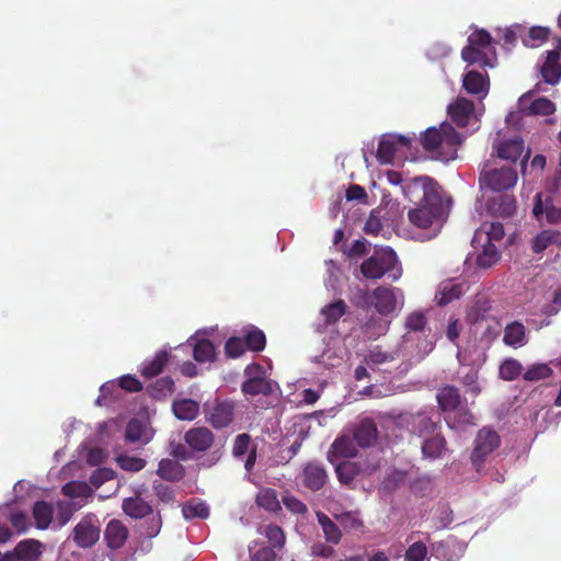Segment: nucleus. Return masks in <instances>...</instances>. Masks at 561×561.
I'll list each match as a JSON object with an SVG mask.
<instances>
[{
    "mask_svg": "<svg viewBox=\"0 0 561 561\" xmlns=\"http://www.w3.org/2000/svg\"><path fill=\"white\" fill-rule=\"evenodd\" d=\"M404 196L417 206L410 209V222L425 232L422 240L437 236L443 226L444 201L443 192L437 182L430 176H417L403 186Z\"/></svg>",
    "mask_w": 561,
    "mask_h": 561,
    "instance_id": "f257e3e1",
    "label": "nucleus"
},
{
    "mask_svg": "<svg viewBox=\"0 0 561 561\" xmlns=\"http://www.w3.org/2000/svg\"><path fill=\"white\" fill-rule=\"evenodd\" d=\"M462 141L463 137L448 123H443L438 128H427L422 138L424 149L434 159L445 161L456 158L457 147Z\"/></svg>",
    "mask_w": 561,
    "mask_h": 561,
    "instance_id": "f03ea898",
    "label": "nucleus"
},
{
    "mask_svg": "<svg viewBox=\"0 0 561 561\" xmlns=\"http://www.w3.org/2000/svg\"><path fill=\"white\" fill-rule=\"evenodd\" d=\"M436 398L450 428L474 425V416L467 408L466 400L461 399L458 388L445 386L438 390Z\"/></svg>",
    "mask_w": 561,
    "mask_h": 561,
    "instance_id": "7ed1b4c3",
    "label": "nucleus"
},
{
    "mask_svg": "<svg viewBox=\"0 0 561 561\" xmlns=\"http://www.w3.org/2000/svg\"><path fill=\"white\" fill-rule=\"evenodd\" d=\"M426 317L422 311H414L407 317V332L403 335L401 350L410 358L422 359L433 350V344L424 335Z\"/></svg>",
    "mask_w": 561,
    "mask_h": 561,
    "instance_id": "20e7f679",
    "label": "nucleus"
},
{
    "mask_svg": "<svg viewBox=\"0 0 561 561\" xmlns=\"http://www.w3.org/2000/svg\"><path fill=\"white\" fill-rule=\"evenodd\" d=\"M360 272L367 279H379L388 275L392 280H398L402 275L396 252L386 247L375 250L360 265Z\"/></svg>",
    "mask_w": 561,
    "mask_h": 561,
    "instance_id": "39448f33",
    "label": "nucleus"
},
{
    "mask_svg": "<svg viewBox=\"0 0 561 561\" xmlns=\"http://www.w3.org/2000/svg\"><path fill=\"white\" fill-rule=\"evenodd\" d=\"M461 57L468 64L480 62L483 67H495L496 54L491 35L484 30L473 32L468 37V45L461 50Z\"/></svg>",
    "mask_w": 561,
    "mask_h": 561,
    "instance_id": "423d86ee",
    "label": "nucleus"
},
{
    "mask_svg": "<svg viewBox=\"0 0 561 561\" xmlns=\"http://www.w3.org/2000/svg\"><path fill=\"white\" fill-rule=\"evenodd\" d=\"M279 390L277 382L267 377V370L260 364L248 365V396H262L261 408L273 405Z\"/></svg>",
    "mask_w": 561,
    "mask_h": 561,
    "instance_id": "0eeeda50",
    "label": "nucleus"
},
{
    "mask_svg": "<svg viewBox=\"0 0 561 561\" xmlns=\"http://www.w3.org/2000/svg\"><path fill=\"white\" fill-rule=\"evenodd\" d=\"M517 172L510 165H496L495 162L484 163L480 176L479 184L481 190H490L492 192H503L514 187L517 183Z\"/></svg>",
    "mask_w": 561,
    "mask_h": 561,
    "instance_id": "6e6552de",
    "label": "nucleus"
},
{
    "mask_svg": "<svg viewBox=\"0 0 561 561\" xmlns=\"http://www.w3.org/2000/svg\"><path fill=\"white\" fill-rule=\"evenodd\" d=\"M448 115L458 127H469L470 133L479 129V121L481 113L474 108L472 101L466 98H457L455 102L447 107Z\"/></svg>",
    "mask_w": 561,
    "mask_h": 561,
    "instance_id": "1a4fd4ad",
    "label": "nucleus"
},
{
    "mask_svg": "<svg viewBox=\"0 0 561 561\" xmlns=\"http://www.w3.org/2000/svg\"><path fill=\"white\" fill-rule=\"evenodd\" d=\"M101 528L95 515L84 516L72 530L73 542L82 549L93 547L100 539Z\"/></svg>",
    "mask_w": 561,
    "mask_h": 561,
    "instance_id": "9d476101",
    "label": "nucleus"
},
{
    "mask_svg": "<svg viewBox=\"0 0 561 561\" xmlns=\"http://www.w3.org/2000/svg\"><path fill=\"white\" fill-rule=\"evenodd\" d=\"M500 436L495 431L483 427L478 432L474 439V448L471 454V461L477 469H479L486 457L500 446Z\"/></svg>",
    "mask_w": 561,
    "mask_h": 561,
    "instance_id": "9b49d317",
    "label": "nucleus"
},
{
    "mask_svg": "<svg viewBox=\"0 0 561 561\" xmlns=\"http://www.w3.org/2000/svg\"><path fill=\"white\" fill-rule=\"evenodd\" d=\"M404 296L399 288L377 287L373 291V304L380 314H390L403 306Z\"/></svg>",
    "mask_w": 561,
    "mask_h": 561,
    "instance_id": "f8f14e48",
    "label": "nucleus"
},
{
    "mask_svg": "<svg viewBox=\"0 0 561 561\" xmlns=\"http://www.w3.org/2000/svg\"><path fill=\"white\" fill-rule=\"evenodd\" d=\"M207 422L215 428L227 427L233 420L234 404L228 400H215L205 405Z\"/></svg>",
    "mask_w": 561,
    "mask_h": 561,
    "instance_id": "ddd939ff",
    "label": "nucleus"
},
{
    "mask_svg": "<svg viewBox=\"0 0 561 561\" xmlns=\"http://www.w3.org/2000/svg\"><path fill=\"white\" fill-rule=\"evenodd\" d=\"M410 140L404 136L385 135L379 141L376 157L382 164L392 163L400 151L409 147Z\"/></svg>",
    "mask_w": 561,
    "mask_h": 561,
    "instance_id": "4468645a",
    "label": "nucleus"
},
{
    "mask_svg": "<svg viewBox=\"0 0 561 561\" xmlns=\"http://www.w3.org/2000/svg\"><path fill=\"white\" fill-rule=\"evenodd\" d=\"M538 221L546 220L548 224L561 222V207L554 204L550 194L538 193L533 209Z\"/></svg>",
    "mask_w": 561,
    "mask_h": 561,
    "instance_id": "2eb2a0df",
    "label": "nucleus"
},
{
    "mask_svg": "<svg viewBox=\"0 0 561 561\" xmlns=\"http://www.w3.org/2000/svg\"><path fill=\"white\" fill-rule=\"evenodd\" d=\"M466 545L455 537L432 543V556L440 561H458L466 551Z\"/></svg>",
    "mask_w": 561,
    "mask_h": 561,
    "instance_id": "dca6fc26",
    "label": "nucleus"
},
{
    "mask_svg": "<svg viewBox=\"0 0 561 561\" xmlns=\"http://www.w3.org/2000/svg\"><path fill=\"white\" fill-rule=\"evenodd\" d=\"M300 479L306 489L316 492L325 485L329 476L320 461H310L304 466Z\"/></svg>",
    "mask_w": 561,
    "mask_h": 561,
    "instance_id": "f3484780",
    "label": "nucleus"
},
{
    "mask_svg": "<svg viewBox=\"0 0 561 561\" xmlns=\"http://www.w3.org/2000/svg\"><path fill=\"white\" fill-rule=\"evenodd\" d=\"M539 91H541V89L540 85L537 84L534 90L528 91L518 99L519 112L527 111L529 114L542 116L554 113L556 106L547 98H539L528 105L534 93Z\"/></svg>",
    "mask_w": 561,
    "mask_h": 561,
    "instance_id": "a211bd4d",
    "label": "nucleus"
},
{
    "mask_svg": "<svg viewBox=\"0 0 561 561\" xmlns=\"http://www.w3.org/2000/svg\"><path fill=\"white\" fill-rule=\"evenodd\" d=\"M457 357L460 363V367L457 370L458 381L466 388L467 392L474 397L478 396L481 391L478 367L466 364V356L461 352H458Z\"/></svg>",
    "mask_w": 561,
    "mask_h": 561,
    "instance_id": "6ab92c4d",
    "label": "nucleus"
},
{
    "mask_svg": "<svg viewBox=\"0 0 561 561\" xmlns=\"http://www.w3.org/2000/svg\"><path fill=\"white\" fill-rule=\"evenodd\" d=\"M129 538L128 527L119 519H111L104 530V541L108 549H122Z\"/></svg>",
    "mask_w": 561,
    "mask_h": 561,
    "instance_id": "aec40b11",
    "label": "nucleus"
},
{
    "mask_svg": "<svg viewBox=\"0 0 561 561\" xmlns=\"http://www.w3.org/2000/svg\"><path fill=\"white\" fill-rule=\"evenodd\" d=\"M214 440V433L205 426L193 427L184 434V442L198 453L208 450Z\"/></svg>",
    "mask_w": 561,
    "mask_h": 561,
    "instance_id": "412c9836",
    "label": "nucleus"
},
{
    "mask_svg": "<svg viewBox=\"0 0 561 561\" xmlns=\"http://www.w3.org/2000/svg\"><path fill=\"white\" fill-rule=\"evenodd\" d=\"M468 289L465 282H456L454 279H447L439 284L435 294V300L438 305L445 306L460 298Z\"/></svg>",
    "mask_w": 561,
    "mask_h": 561,
    "instance_id": "4be33fe9",
    "label": "nucleus"
},
{
    "mask_svg": "<svg viewBox=\"0 0 561 561\" xmlns=\"http://www.w3.org/2000/svg\"><path fill=\"white\" fill-rule=\"evenodd\" d=\"M421 450L423 458L430 460L444 458L445 455L449 451L447 447V440L439 432L434 435L424 437L421 445Z\"/></svg>",
    "mask_w": 561,
    "mask_h": 561,
    "instance_id": "5701e85b",
    "label": "nucleus"
},
{
    "mask_svg": "<svg viewBox=\"0 0 561 561\" xmlns=\"http://www.w3.org/2000/svg\"><path fill=\"white\" fill-rule=\"evenodd\" d=\"M463 89L470 94H477L480 99H484L489 93L488 73H481L477 70L468 71L462 79Z\"/></svg>",
    "mask_w": 561,
    "mask_h": 561,
    "instance_id": "b1692460",
    "label": "nucleus"
},
{
    "mask_svg": "<svg viewBox=\"0 0 561 561\" xmlns=\"http://www.w3.org/2000/svg\"><path fill=\"white\" fill-rule=\"evenodd\" d=\"M493 150L496 151L501 159L516 161L523 153L524 142L518 137L501 141L500 133H497L493 141Z\"/></svg>",
    "mask_w": 561,
    "mask_h": 561,
    "instance_id": "393cba45",
    "label": "nucleus"
},
{
    "mask_svg": "<svg viewBox=\"0 0 561 561\" xmlns=\"http://www.w3.org/2000/svg\"><path fill=\"white\" fill-rule=\"evenodd\" d=\"M354 440L360 447L371 446L378 436L377 425L371 419L362 420L354 430Z\"/></svg>",
    "mask_w": 561,
    "mask_h": 561,
    "instance_id": "a878e982",
    "label": "nucleus"
},
{
    "mask_svg": "<svg viewBox=\"0 0 561 561\" xmlns=\"http://www.w3.org/2000/svg\"><path fill=\"white\" fill-rule=\"evenodd\" d=\"M124 513L131 518H144L152 513V506L139 495L127 497L123 501Z\"/></svg>",
    "mask_w": 561,
    "mask_h": 561,
    "instance_id": "bb28decb",
    "label": "nucleus"
},
{
    "mask_svg": "<svg viewBox=\"0 0 561 561\" xmlns=\"http://www.w3.org/2000/svg\"><path fill=\"white\" fill-rule=\"evenodd\" d=\"M42 543L35 539H25L20 541L11 552L14 561H36L42 553Z\"/></svg>",
    "mask_w": 561,
    "mask_h": 561,
    "instance_id": "cd10ccee",
    "label": "nucleus"
},
{
    "mask_svg": "<svg viewBox=\"0 0 561 561\" xmlns=\"http://www.w3.org/2000/svg\"><path fill=\"white\" fill-rule=\"evenodd\" d=\"M152 438L150 432L146 428L144 423L138 419H131L126 426L125 439L131 444L146 445Z\"/></svg>",
    "mask_w": 561,
    "mask_h": 561,
    "instance_id": "c85d7f7f",
    "label": "nucleus"
},
{
    "mask_svg": "<svg viewBox=\"0 0 561 561\" xmlns=\"http://www.w3.org/2000/svg\"><path fill=\"white\" fill-rule=\"evenodd\" d=\"M541 75L546 83L557 84L561 79V66L559 65V53L549 50L547 59L541 67Z\"/></svg>",
    "mask_w": 561,
    "mask_h": 561,
    "instance_id": "c756f323",
    "label": "nucleus"
},
{
    "mask_svg": "<svg viewBox=\"0 0 561 561\" xmlns=\"http://www.w3.org/2000/svg\"><path fill=\"white\" fill-rule=\"evenodd\" d=\"M354 437L350 436H340L337 437L333 444L331 445L330 451H329V460H332V457H343V458H352L355 457L357 454V448L354 443Z\"/></svg>",
    "mask_w": 561,
    "mask_h": 561,
    "instance_id": "7c9ffc66",
    "label": "nucleus"
},
{
    "mask_svg": "<svg viewBox=\"0 0 561 561\" xmlns=\"http://www.w3.org/2000/svg\"><path fill=\"white\" fill-rule=\"evenodd\" d=\"M174 416L182 421H193L199 413V403L193 399L175 400L172 403Z\"/></svg>",
    "mask_w": 561,
    "mask_h": 561,
    "instance_id": "2f4dec72",
    "label": "nucleus"
},
{
    "mask_svg": "<svg viewBox=\"0 0 561 561\" xmlns=\"http://www.w3.org/2000/svg\"><path fill=\"white\" fill-rule=\"evenodd\" d=\"M505 232L504 227L500 222H491L484 225L481 229H478L472 238V244L484 242L500 241L503 239Z\"/></svg>",
    "mask_w": 561,
    "mask_h": 561,
    "instance_id": "473e14b6",
    "label": "nucleus"
},
{
    "mask_svg": "<svg viewBox=\"0 0 561 561\" xmlns=\"http://www.w3.org/2000/svg\"><path fill=\"white\" fill-rule=\"evenodd\" d=\"M193 346V357L198 363H211L216 358V351L214 344L207 339L188 340Z\"/></svg>",
    "mask_w": 561,
    "mask_h": 561,
    "instance_id": "72a5a7b5",
    "label": "nucleus"
},
{
    "mask_svg": "<svg viewBox=\"0 0 561 561\" xmlns=\"http://www.w3.org/2000/svg\"><path fill=\"white\" fill-rule=\"evenodd\" d=\"M551 245H561L560 231L553 229L542 230L531 241V248L535 253H541Z\"/></svg>",
    "mask_w": 561,
    "mask_h": 561,
    "instance_id": "f704fd0d",
    "label": "nucleus"
},
{
    "mask_svg": "<svg viewBox=\"0 0 561 561\" xmlns=\"http://www.w3.org/2000/svg\"><path fill=\"white\" fill-rule=\"evenodd\" d=\"M170 354L167 351H159L154 357L142 364L141 375L145 378H153L162 373L169 363Z\"/></svg>",
    "mask_w": 561,
    "mask_h": 561,
    "instance_id": "c9c22d12",
    "label": "nucleus"
},
{
    "mask_svg": "<svg viewBox=\"0 0 561 561\" xmlns=\"http://www.w3.org/2000/svg\"><path fill=\"white\" fill-rule=\"evenodd\" d=\"M503 342L513 347H520L527 343L526 330L520 322H512L505 327Z\"/></svg>",
    "mask_w": 561,
    "mask_h": 561,
    "instance_id": "e433bc0d",
    "label": "nucleus"
},
{
    "mask_svg": "<svg viewBox=\"0 0 561 561\" xmlns=\"http://www.w3.org/2000/svg\"><path fill=\"white\" fill-rule=\"evenodd\" d=\"M439 420H433L426 413H419L413 421V430L422 438L438 433Z\"/></svg>",
    "mask_w": 561,
    "mask_h": 561,
    "instance_id": "4c0bfd02",
    "label": "nucleus"
},
{
    "mask_svg": "<svg viewBox=\"0 0 561 561\" xmlns=\"http://www.w3.org/2000/svg\"><path fill=\"white\" fill-rule=\"evenodd\" d=\"M54 510L46 501H37L33 506V517L38 529H47L53 520Z\"/></svg>",
    "mask_w": 561,
    "mask_h": 561,
    "instance_id": "58836bf2",
    "label": "nucleus"
},
{
    "mask_svg": "<svg viewBox=\"0 0 561 561\" xmlns=\"http://www.w3.org/2000/svg\"><path fill=\"white\" fill-rule=\"evenodd\" d=\"M317 519L322 528L327 542L337 545L342 538V533L339 526L324 513H317Z\"/></svg>",
    "mask_w": 561,
    "mask_h": 561,
    "instance_id": "ea45409f",
    "label": "nucleus"
},
{
    "mask_svg": "<svg viewBox=\"0 0 561 561\" xmlns=\"http://www.w3.org/2000/svg\"><path fill=\"white\" fill-rule=\"evenodd\" d=\"M255 502L260 507L272 513H277L282 510L277 492L271 488L261 489L256 494Z\"/></svg>",
    "mask_w": 561,
    "mask_h": 561,
    "instance_id": "a19ab883",
    "label": "nucleus"
},
{
    "mask_svg": "<svg viewBox=\"0 0 561 561\" xmlns=\"http://www.w3.org/2000/svg\"><path fill=\"white\" fill-rule=\"evenodd\" d=\"M158 476L168 481H179L184 476L183 467L175 460L162 459L159 462Z\"/></svg>",
    "mask_w": 561,
    "mask_h": 561,
    "instance_id": "79ce46f5",
    "label": "nucleus"
},
{
    "mask_svg": "<svg viewBox=\"0 0 561 561\" xmlns=\"http://www.w3.org/2000/svg\"><path fill=\"white\" fill-rule=\"evenodd\" d=\"M259 534L263 535L275 549H282L286 537L282 527L275 524L261 525L257 528Z\"/></svg>",
    "mask_w": 561,
    "mask_h": 561,
    "instance_id": "37998d69",
    "label": "nucleus"
},
{
    "mask_svg": "<svg viewBox=\"0 0 561 561\" xmlns=\"http://www.w3.org/2000/svg\"><path fill=\"white\" fill-rule=\"evenodd\" d=\"M482 251L477 256L479 267L489 268L500 260V252L494 243L482 241Z\"/></svg>",
    "mask_w": 561,
    "mask_h": 561,
    "instance_id": "c03bdc74",
    "label": "nucleus"
},
{
    "mask_svg": "<svg viewBox=\"0 0 561 561\" xmlns=\"http://www.w3.org/2000/svg\"><path fill=\"white\" fill-rule=\"evenodd\" d=\"M346 309V304L341 299L324 306L321 309V316L324 320V323L327 325L334 324L345 314Z\"/></svg>",
    "mask_w": 561,
    "mask_h": 561,
    "instance_id": "a18cd8bd",
    "label": "nucleus"
},
{
    "mask_svg": "<svg viewBox=\"0 0 561 561\" xmlns=\"http://www.w3.org/2000/svg\"><path fill=\"white\" fill-rule=\"evenodd\" d=\"M359 466L356 462L343 461L335 468L337 479L341 484L351 486L355 478L359 474Z\"/></svg>",
    "mask_w": 561,
    "mask_h": 561,
    "instance_id": "49530a36",
    "label": "nucleus"
},
{
    "mask_svg": "<svg viewBox=\"0 0 561 561\" xmlns=\"http://www.w3.org/2000/svg\"><path fill=\"white\" fill-rule=\"evenodd\" d=\"M174 390V380L169 376L157 379L156 382L149 387V392L154 399H163L172 394Z\"/></svg>",
    "mask_w": 561,
    "mask_h": 561,
    "instance_id": "de8ad7c7",
    "label": "nucleus"
},
{
    "mask_svg": "<svg viewBox=\"0 0 561 561\" xmlns=\"http://www.w3.org/2000/svg\"><path fill=\"white\" fill-rule=\"evenodd\" d=\"M389 322L380 317H371L364 324V334L371 340H375L388 331Z\"/></svg>",
    "mask_w": 561,
    "mask_h": 561,
    "instance_id": "09e8293b",
    "label": "nucleus"
},
{
    "mask_svg": "<svg viewBox=\"0 0 561 561\" xmlns=\"http://www.w3.org/2000/svg\"><path fill=\"white\" fill-rule=\"evenodd\" d=\"M552 375V369L548 364L538 363L529 366L523 374L526 381L536 382L549 378Z\"/></svg>",
    "mask_w": 561,
    "mask_h": 561,
    "instance_id": "8fccbe9b",
    "label": "nucleus"
},
{
    "mask_svg": "<svg viewBox=\"0 0 561 561\" xmlns=\"http://www.w3.org/2000/svg\"><path fill=\"white\" fill-rule=\"evenodd\" d=\"M182 513L185 519H206L209 516V507L204 502L190 501L183 505Z\"/></svg>",
    "mask_w": 561,
    "mask_h": 561,
    "instance_id": "3c124183",
    "label": "nucleus"
},
{
    "mask_svg": "<svg viewBox=\"0 0 561 561\" xmlns=\"http://www.w3.org/2000/svg\"><path fill=\"white\" fill-rule=\"evenodd\" d=\"M266 336L262 330L255 325L248 324V351L261 352L265 348Z\"/></svg>",
    "mask_w": 561,
    "mask_h": 561,
    "instance_id": "603ef678",
    "label": "nucleus"
},
{
    "mask_svg": "<svg viewBox=\"0 0 561 561\" xmlns=\"http://www.w3.org/2000/svg\"><path fill=\"white\" fill-rule=\"evenodd\" d=\"M523 373V365L514 358L505 359L500 366V376L504 380H514Z\"/></svg>",
    "mask_w": 561,
    "mask_h": 561,
    "instance_id": "864d4df0",
    "label": "nucleus"
},
{
    "mask_svg": "<svg viewBox=\"0 0 561 561\" xmlns=\"http://www.w3.org/2000/svg\"><path fill=\"white\" fill-rule=\"evenodd\" d=\"M549 28L542 26H534L528 34L523 37V44L528 47H536L542 44L549 36Z\"/></svg>",
    "mask_w": 561,
    "mask_h": 561,
    "instance_id": "5fc2aeb1",
    "label": "nucleus"
},
{
    "mask_svg": "<svg viewBox=\"0 0 561 561\" xmlns=\"http://www.w3.org/2000/svg\"><path fill=\"white\" fill-rule=\"evenodd\" d=\"M116 462L123 470L129 472H138L146 466L145 459L128 455H118L116 457Z\"/></svg>",
    "mask_w": 561,
    "mask_h": 561,
    "instance_id": "6e6d98bb",
    "label": "nucleus"
},
{
    "mask_svg": "<svg viewBox=\"0 0 561 561\" xmlns=\"http://www.w3.org/2000/svg\"><path fill=\"white\" fill-rule=\"evenodd\" d=\"M404 561H430L425 543L421 541L412 543L404 554Z\"/></svg>",
    "mask_w": 561,
    "mask_h": 561,
    "instance_id": "4d7b16f0",
    "label": "nucleus"
},
{
    "mask_svg": "<svg viewBox=\"0 0 561 561\" xmlns=\"http://www.w3.org/2000/svg\"><path fill=\"white\" fill-rule=\"evenodd\" d=\"M394 358L396 357L392 353L383 352L377 347L369 352V354L365 357V362L371 369H374L379 365L394 360Z\"/></svg>",
    "mask_w": 561,
    "mask_h": 561,
    "instance_id": "13d9d810",
    "label": "nucleus"
},
{
    "mask_svg": "<svg viewBox=\"0 0 561 561\" xmlns=\"http://www.w3.org/2000/svg\"><path fill=\"white\" fill-rule=\"evenodd\" d=\"M282 501L285 505V507L291 512L293 514L297 515H305L308 512L307 505L300 501L298 497L286 493L283 495Z\"/></svg>",
    "mask_w": 561,
    "mask_h": 561,
    "instance_id": "bf43d9fd",
    "label": "nucleus"
},
{
    "mask_svg": "<svg viewBox=\"0 0 561 561\" xmlns=\"http://www.w3.org/2000/svg\"><path fill=\"white\" fill-rule=\"evenodd\" d=\"M245 351V340L230 337L225 345V353L230 358L240 357Z\"/></svg>",
    "mask_w": 561,
    "mask_h": 561,
    "instance_id": "052dcab7",
    "label": "nucleus"
},
{
    "mask_svg": "<svg viewBox=\"0 0 561 561\" xmlns=\"http://www.w3.org/2000/svg\"><path fill=\"white\" fill-rule=\"evenodd\" d=\"M114 474V471L110 468H98L92 472L89 481L93 486L100 488L106 481L112 480Z\"/></svg>",
    "mask_w": 561,
    "mask_h": 561,
    "instance_id": "680f3d73",
    "label": "nucleus"
},
{
    "mask_svg": "<svg viewBox=\"0 0 561 561\" xmlns=\"http://www.w3.org/2000/svg\"><path fill=\"white\" fill-rule=\"evenodd\" d=\"M9 520L19 534H24L30 527L28 516L23 512L11 513Z\"/></svg>",
    "mask_w": 561,
    "mask_h": 561,
    "instance_id": "e2e57ef3",
    "label": "nucleus"
},
{
    "mask_svg": "<svg viewBox=\"0 0 561 561\" xmlns=\"http://www.w3.org/2000/svg\"><path fill=\"white\" fill-rule=\"evenodd\" d=\"M75 512L73 505L67 502H59L57 505V519L58 523L64 526L66 525L72 517Z\"/></svg>",
    "mask_w": 561,
    "mask_h": 561,
    "instance_id": "0e129e2a",
    "label": "nucleus"
},
{
    "mask_svg": "<svg viewBox=\"0 0 561 561\" xmlns=\"http://www.w3.org/2000/svg\"><path fill=\"white\" fill-rule=\"evenodd\" d=\"M85 490L87 484L75 481L66 483L61 489L62 494L71 499L84 495Z\"/></svg>",
    "mask_w": 561,
    "mask_h": 561,
    "instance_id": "69168bd1",
    "label": "nucleus"
},
{
    "mask_svg": "<svg viewBox=\"0 0 561 561\" xmlns=\"http://www.w3.org/2000/svg\"><path fill=\"white\" fill-rule=\"evenodd\" d=\"M342 525L350 529H359L363 527V523L356 512H347L339 516Z\"/></svg>",
    "mask_w": 561,
    "mask_h": 561,
    "instance_id": "338daca9",
    "label": "nucleus"
},
{
    "mask_svg": "<svg viewBox=\"0 0 561 561\" xmlns=\"http://www.w3.org/2000/svg\"><path fill=\"white\" fill-rule=\"evenodd\" d=\"M119 387L128 392L142 390V383L135 376L126 375L119 378Z\"/></svg>",
    "mask_w": 561,
    "mask_h": 561,
    "instance_id": "774afa93",
    "label": "nucleus"
}]
</instances>
